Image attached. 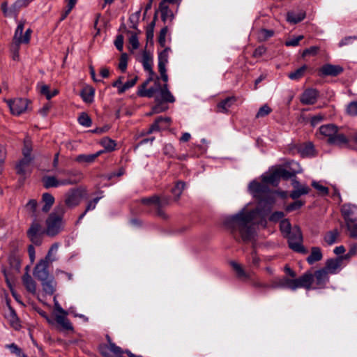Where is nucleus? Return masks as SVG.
Segmentation results:
<instances>
[{
  "label": "nucleus",
  "instance_id": "nucleus-39",
  "mask_svg": "<svg viewBox=\"0 0 357 357\" xmlns=\"http://www.w3.org/2000/svg\"><path fill=\"white\" fill-rule=\"evenodd\" d=\"M80 96L85 102L91 103L93 101L94 89L92 87L86 86L82 90Z\"/></svg>",
  "mask_w": 357,
  "mask_h": 357
},
{
  "label": "nucleus",
  "instance_id": "nucleus-56",
  "mask_svg": "<svg viewBox=\"0 0 357 357\" xmlns=\"http://www.w3.org/2000/svg\"><path fill=\"white\" fill-rule=\"evenodd\" d=\"M130 33V37L129 38V43L131 45L133 50H136L139 47V41L138 38L136 33L128 31Z\"/></svg>",
  "mask_w": 357,
  "mask_h": 357
},
{
  "label": "nucleus",
  "instance_id": "nucleus-62",
  "mask_svg": "<svg viewBox=\"0 0 357 357\" xmlns=\"http://www.w3.org/2000/svg\"><path fill=\"white\" fill-rule=\"evenodd\" d=\"M158 202V196L153 195L150 197L144 198L142 199V202L146 205H154L156 207V202Z\"/></svg>",
  "mask_w": 357,
  "mask_h": 357
},
{
  "label": "nucleus",
  "instance_id": "nucleus-16",
  "mask_svg": "<svg viewBox=\"0 0 357 357\" xmlns=\"http://www.w3.org/2000/svg\"><path fill=\"white\" fill-rule=\"evenodd\" d=\"M342 261V257L329 259L326 260L325 266L324 268L329 273V274H336L341 269Z\"/></svg>",
  "mask_w": 357,
  "mask_h": 357
},
{
  "label": "nucleus",
  "instance_id": "nucleus-54",
  "mask_svg": "<svg viewBox=\"0 0 357 357\" xmlns=\"http://www.w3.org/2000/svg\"><path fill=\"white\" fill-rule=\"evenodd\" d=\"M272 109L267 105H264L261 107L256 114V118H262L268 115L271 112Z\"/></svg>",
  "mask_w": 357,
  "mask_h": 357
},
{
  "label": "nucleus",
  "instance_id": "nucleus-19",
  "mask_svg": "<svg viewBox=\"0 0 357 357\" xmlns=\"http://www.w3.org/2000/svg\"><path fill=\"white\" fill-rule=\"evenodd\" d=\"M152 80V77H150L142 85V89L139 90L138 95L141 97H148L151 98L155 96V95L158 93V82H155V87H151L148 89H146V87L149 82Z\"/></svg>",
  "mask_w": 357,
  "mask_h": 357
},
{
  "label": "nucleus",
  "instance_id": "nucleus-11",
  "mask_svg": "<svg viewBox=\"0 0 357 357\" xmlns=\"http://www.w3.org/2000/svg\"><path fill=\"white\" fill-rule=\"evenodd\" d=\"M7 102L11 113L19 116L27 110L29 101L25 98H15L10 100Z\"/></svg>",
  "mask_w": 357,
  "mask_h": 357
},
{
  "label": "nucleus",
  "instance_id": "nucleus-35",
  "mask_svg": "<svg viewBox=\"0 0 357 357\" xmlns=\"http://www.w3.org/2000/svg\"><path fill=\"white\" fill-rule=\"evenodd\" d=\"M294 165H296L298 169L293 172H289L282 167H278L280 178H282L286 180L292 177H294V178H296L295 175L296 174L301 173L302 172V169L298 163H294Z\"/></svg>",
  "mask_w": 357,
  "mask_h": 357
},
{
  "label": "nucleus",
  "instance_id": "nucleus-31",
  "mask_svg": "<svg viewBox=\"0 0 357 357\" xmlns=\"http://www.w3.org/2000/svg\"><path fill=\"white\" fill-rule=\"evenodd\" d=\"M323 257V255L320 248L312 247L311 248L310 255L307 257V261L309 264L312 265L317 261H320Z\"/></svg>",
  "mask_w": 357,
  "mask_h": 357
},
{
  "label": "nucleus",
  "instance_id": "nucleus-63",
  "mask_svg": "<svg viewBox=\"0 0 357 357\" xmlns=\"http://www.w3.org/2000/svg\"><path fill=\"white\" fill-rule=\"evenodd\" d=\"M248 261L250 262L252 266L257 267L259 266V264L260 259L257 256V255L255 252V251H253L251 253L250 257L248 258Z\"/></svg>",
  "mask_w": 357,
  "mask_h": 357
},
{
  "label": "nucleus",
  "instance_id": "nucleus-1",
  "mask_svg": "<svg viewBox=\"0 0 357 357\" xmlns=\"http://www.w3.org/2000/svg\"><path fill=\"white\" fill-rule=\"evenodd\" d=\"M257 214L256 210L248 211L243 208L238 213L225 218L223 223L235 238L239 234L243 241H249L254 237L252 221L256 218Z\"/></svg>",
  "mask_w": 357,
  "mask_h": 357
},
{
  "label": "nucleus",
  "instance_id": "nucleus-50",
  "mask_svg": "<svg viewBox=\"0 0 357 357\" xmlns=\"http://www.w3.org/2000/svg\"><path fill=\"white\" fill-rule=\"evenodd\" d=\"M280 227L282 233L284 236L289 234L291 230V226L288 220H282L280 224Z\"/></svg>",
  "mask_w": 357,
  "mask_h": 357
},
{
  "label": "nucleus",
  "instance_id": "nucleus-7",
  "mask_svg": "<svg viewBox=\"0 0 357 357\" xmlns=\"http://www.w3.org/2000/svg\"><path fill=\"white\" fill-rule=\"evenodd\" d=\"M158 93L155 96V101L158 102V104L153 107V112L154 113H159L166 109L165 107H163L160 105L161 102H174L175 101L174 97L168 89L167 84H165L162 87L160 86V84H158Z\"/></svg>",
  "mask_w": 357,
  "mask_h": 357
},
{
  "label": "nucleus",
  "instance_id": "nucleus-24",
  "mask_svg": "<svg viewBox=\"0 0 357 357\" xmlns=\"http://www.w3.org/2000/svg\"><path fill=\"white\" fill-rule=\"evenodd\" d=\"M142 63L144 67V70L149 72L150 73L151 77L153 75L154 72L153 70V56L152 55L147 51H144L142 54Z\"/></svg>",
  "mask_w": 357,
  "mask_h": 357
},
{
  "label": "nucleus",
  "instance_id": "nucleus-10",
  "mask_svg": "<svg viewBox=\"0 0 357 357\" xmlns=\"http://www.w3.org/2000/svg\"><path fill=\"white\" fill-rule=\"evenodd\" d=\"M99 351L103 357H124L123 354L126 353V351L115 343L102 344L99 346Z\"/></svg>",
  "mask_w": 357,
  "mask_h": 357
},
{
  "label": "nucleus",
  "instance_id": "nucleus-20",
  "mask_svg": "<svg viewBox=\"0 0 357 357\" xmlns=\"http://www.w3.org/2000/svg\"><path fill=\"white\" fill-rule=\"evenodd\" d=\"M329 273L324 268H322L314 272L312 274L313 279H315L316 284L319 287H324L329 281Z\"/></svg>",
  "mask_w": 357,
  "mask_h": 357
},
{
  "label": "nucleus",
  "instance_id": "nucleus-48",
  "mask_svg": "<svg viewBox=\"0 0 357 357\" xmlns=\"http://www.w3.org/2000/svg\"><path fill=\"white\" fill-rule=\"evenodd\" d=\"M338 236L337 230H333L328 232L324 236V241L328 245H332L336 242Z\"/></svg>",
  "mask_w": 357,
  "mask_h": 357
},
{
  "label": "nucleus",
  "instance_id": "nucleus-12",
  "mask_svg": "<svg viewBox=\"0 0 357 357\" xmlns=\"http://www.w3.org/2000/svg\"><path fill=\"white\" fill-rule=\"evenodd\" d=\"M45 233V231L42 229L39 223L33 222L27 231V236L33 244L40 245L42 243V237Z\"/></svg>",
  "mask_w": 357,
  "mask_h": 357
},
{
  "label": "nucleus",
  "instance_id": "nucleus-38",
  "mask_svg": "<svg viewBox=\"0 0 357 357\" xmlns=\"http://www.w3.org/2000/svg\"><path fill=\"white\" fill-rule=\"evenodd\" d=\"M7 319L9 320L10 325L15 329H17L20 324L15 310L8 305V312L6 314Z\"/></svg>",
  "mask_w": 357,
  "mask_h": 357
},
{
  "label": "nucleus",
  "instance_id": "nucleus-28",
  "mask_svg": "<svg viewBox=\"0 0 357 357\" xmlns=\"http://www.w3.org/2000/svg\"><path fill=\"white\" fill-rule=\"evenodd\" d=\"M280 179L278 169L275 168L269 175L263 176L262 180L265 183H270L274 186H277Z\"/></svg>",
  "mask_w": 357,
  "mask_h": 357
},
{
  "label": "nucleus",
  "instance_id": "nucleus-61",
  "mask_svg": "<svg viewBox=\"0 0 357 357\" xmlns=\"http://www.w3.org/2000/svg\"><path fill=\"white\" fill-rule=\"evenodd\" d=\"M312 185L317 189L321 195H326L328 194V188L322 185H320L318 182L313 181Z\"/></svg>",
  "mask_w": 357,
  "mask_h": 357
},
{
  "label": "nucleus",
  "instance_id": "nucleus-60",
  "mask_svg": "<svg viewBox=\"0 0 357 357\" xmlns=\"http://www.w3.org/2000/svg\"><path fill=\"white\" fill-rule=\"evenodd\" d=\"M347 112L351 116H357V101L350 102L347 106Z\"/></svg>",
  "mask_w": 357,
  "mask_h": 357
},
{
  "label": "nucleus",
  "instance_id": "nucleus-42",
  "mask_svg": "<svg viewBox=\"0 0 357 357\" xmlns=\"http://www.w3.org/2000/svg\"><path fill=\"white\" fill-rule=\"evenodd\" d=\"M40 93L45 96L47 100H50L52 97L58 94L59 91L57 89H54L51 91L48 85L43 84L40 87Z\"/></svg>",
  "mask_w": 357,
  "mask_h": 357
},
{
  "label": "nucleus",
  "instance_id": "nucleus-46",
  "mask_svg": "<svg viewBox=\"0 0 357 357\" xmlns=\"http://www.w3.org/2000/svg\"><path fill=\"white\" fill-rule=\"evenodd\" d=\"M32 151L31 141L29 137H26L24 140V147L22 149L23 156L32 158L31 155Z\"/></svg>",
  "mask_w": 357,
  "mask_h": 357
},
{
  "label": "nucleus",
  "instance_id": "nucleus-6",
  "mask_svg": "<svg viewBox=\"0 0 357 357\" xmlns=\"http://www.w3.org/2000/svg\"><path fill=\"white\" fill-rule=\"evenodd\" d=\"M54 319L49 321L54 328L64 335L67 334V312L55 302L54 307L52 312Z\"/></svg>",
  "mask_w": 357,
  "mask_h": 357
},
{
  "label": "nucleus",
  "instance_id": "nucleus-47",
  "mask_svg": "<svg viewBox=\"0 0 357 357\" xmlns=\"http://www.w3.org/2000/svg\"><path fill=\"white\" fill-rule=\"evenodd\" d=\"M231 265L234 270L236 271L238 277L249 278V275L245 273L243 267L235 261H231Z\"/></svg>",
  "mask_w": 357,
  "mask_h": 357
},
{
  "label": "nucleus",
  "instance_id": "nucleus-37",
  "mask_svg": "<svg viewBox=\"0 0 357 357\" xmlns=\"http://www.w3.org/2000/svg\"><path fill=\"white\" fill-rule=\"evenodd\" d=\"M298 152L302 157H309L314 155V148L312 143L309 142L301 146L298 148Z\"/></svg>",
  "mask_w": 357,
  "mask_h": 357
},
{
  "label": "nucleus",
  "instance_id": "nucleus-33",
  "mask_svg": "<svg viewBox=\"0 0 357 357\" xmlns=\"http://www.w3.org/2000/svg\"><path fill=\"white\" fill-rule=\"evenodd\" d=\"M306 16L305 11H299L298 13L288 12L287 14V20L291 24H297L305 19Z\"/></svg>",
  "mask_w": 357,
  "mask_h": 357
},
{
  "label": "nucleus",
  "instance_id": "nucleus-23",
  "mask_svg": "<svg viewBox=\"0 0 357 357\" xmlns=\"http://www.w3.org/2000/svg\"><path fill=\"white\" fill-rule=\"evenodd\" d=\"M104 151H99L93 154H80L76 156L75 160L79 163L91 164L100 156Z\"/></svg>",
  "mask_w": 357,
  "mask_h": 357
},
{
  "label": "nucleus",
  "instance_id": "nucleus-34",
  "mask_svg": "<svg viewBox=\"0 0 357 357\" xmlns=\"http://www.w3.org/2000/svg\"><path fill=\"white\" fill-rule=\"evenodd\" d=\"M159 9L161 13V18L163 22H165L167 20H172L174 18L172 11L169 9V6L167 4L165 3V2L160 3Z\"/></svg>",
  "mask_w": 357,
  "mask_h": 357
},
{
  "label": "nucleus",
  "instance_id": "nucleus-27",
  "mask_svg": "<svg viewBox=\"0 0 357 357\" xmlns=\"http://www.w3.org/2000/svg\"><path fill=\"white\" fill-rule=\"evenodd\" d=\"M32 160L33 158L24 156L15 166L16 173L21 176L25 175L26 168L30 165Z\"/></svg>",
  "mask_w": 357,
  "mask_h": 357
},
{
  "label": "nucleus",
  "instance_id": "nucleus-43",
  "mask_svg": "<svg viewBox=\"0 0 357 357\" xmlns=\"http://www.w3.org/2000/svg\"><path fill=\"white\" fill-rule=\"evenodd\" d=\"M307 68V66L306 65H303L301 68L294 70V72L290 73L289 74L288 77L290 79H292V80L299 79L304 75L305 72L306 71Z\"/></svg>",
  "mask_w": 357,
  "mask_h": 357
},
{
  "label": "nucleus",
  "instance_id": "nucleus-53",
  "mask_svg": "<svg viewBox=\"0 0 357 357\" xmlns=\"http://www.w3.org/2000/svg\"><path fill=\"white\" fill-rule=\"evenodd\" d=\"M274 31L273 30L261 29L258 33V39L261 41L266 40L272 37Z\"/></svg>",
  "mask_w": 357,
  "mask_h": 357
},
{
  "label": "nucleus",
  "instance_id": "nucleus-15",
  "mask_svg": "<svg viewBox=\"0 0 357 357\" xmlns=\"http://www.w3.org/2000/svg\"><path fill=\"white\" fill-rule=\"evenodd\" d=\"M342 213L347 222H354L357 221V206L347 204L342 208Z\"/></svg>",
  "mask_w": 357,
  "mask_h": 357
},
{
  "label": "nucleus",
  "instance_id": "nucleus-44",
  "mask_svg": "<svg viewBox=\"0 0 357 357\" xmlns=\"http://www.w3.org/2000/svg\"><path fill=\"white\" fill-rule=\"evenodd\" d=\"M185 183L183 181H178L175 186L172 189V193L175 197L176 200H178L181 195L183 190H184Z\"/></svg>",
  "mask_w": 357,
  "mask_h": 357
},
{
  "label": "nucleus",
  "instance_id": "nucleus-5",
  "mask_svg": "<svg viewBox=\"0 0 357 357\" xmlns=\"http://www.w3.org/2000/svg\"><path fill=\"white\" fill-rule=\"evenodd\" d=\"M319 133L327 138V142L330 144L342 146L349 142L344 135L338 132V127L332 123L321 126L319 128Z\"/></svg>",
  "mask_w": 357,
  "mask_h": 357
},
{
  "label": "nucleus",
  "instance_id": "nucleus-40",
  "mask_svg": "<svg viewBox=\"0 0 357 357\" xmlns=\"http://www.w3.org/2000/svg\"><path fill=\"white\" fill-rule=\"evenodd\" d=\"M170 48L166 47L158 55V68H164L168 63L169 52Z\"/></svg>",
  "mask_w": 357,
  "mask_h": 357
},
{
  "label": "nucleus",
  "instance_id": "nucleus-8",
  "mask_svg": "<svg viewBox=\"0 0 357 357\" xmlns=\"http://www.w3.org/2000/svg\"><path fill=\"white\" fill-rule=\"evenodd\" d=\"M285 237L288 239L289 246L291 249L300 253L307 252V250L302 245L303 236L299 227H294L292 231Z\"/></svg>",
  "mask_w": 357,
  "mask_h": 357
},
{
  "label": "nucleus",
  "instance_id": "nucleus-9",
  "mask_svg": "<svg viewBox=\"0 0 357 357\" xmlns=\"http://www.w3.org/2000/svg\"><path fill=\"white\" fill-rule=\"evenodd\" d=\"M49 264L50 259H48V256H46L44 259H42L38 261L33 271V275L36 279L39 281H42L52 276L49 272Z\"/></svg>",
  "mask_w": 357,
  "mask_h": 357
},
{
  "label": "nucleus",
  "instance_id": "nucleus-25",
  "mask_svg": "<svg viewBox=\"0 0 357 357\" xmlns=\"http://www.w3.org/2000/svg\"><path fill=\"white\" fill-rule=\"evenodd\" d=\"M170 203V197L169 196H158V202H156L157 214L162 218H166L167 215L162 211V208L168 206Z\"/></svg>",
  "mask_w": 357,
  "mask_h": 357
},
{
  "label": "nucleus",
  "instance_id": "nucleus-51",
  "mask_svg": "<svg viewBox=\"0 0 357 357\" xmlns=\"http://www.w3.org/2000/svg\"><path fill=\"white\" fill-rule=\"evenodd\" d=\"M137 80V77H135L133 79L127 81L126 83H124L121 87H119L118 92L119 93H123L126 90L129 89L130 88L135 86Z\"/></svg>",
  "mask_w": 357,
  "mask_h": 357
},
{
  "label": "nucleus",
  "instance_id": "nucleus-21",
  "mask_svg": "<svg viewBox=\"0 0 357 357\" xmlns=\"http://www.w3.org/2000/svg\"><path fill=\"white\" fill-rule=\"evenodd\" d=\"M319 71L324 76H337L343 72V68L338 65L325 64Z\"/></svg>",
  "mask_w": 357,
  "mask_h": 357
},
{
  "label": "nucleus",
  "instance_id": "nucleus-41",
  "mask_svg": "<svg viewBox=\"0 0 357 357\" xmlns=\"http://www.w3.org/2000/svg\"><path fill=\"white\" fill-rule=\"evenodd\" d=\"M100 143L105 148V150L109 152L115 150L116 146L115 141L107 137H103Z\"/></svg>",
  "mask_w": 357,
  "mask_h": 357
},
{
  "label": "nucleus",
  "instance_id": "nucleus-36",
  "mask_svg": "<svg viewBox=\"0 0 357 357\" xmlns=\"http://www.w3.org/2000/svg\"><path fill=\"white\" fill-rule=\"evenodd\" d=\"M24 24H25L24 21H20L18 23L17 29L15 31V34H14L13 39V43H19V44L24 43L22 33H23Z\"/></svg>",
  "mask_w": 357,
  "mask_h": 357
},
{
  "label": "nucleus",
  "instance_id": "nucleus-64",
  "mask_svg": "<svg viewBox=\"0 0 357 357\" xmlns=\"http://www.w3.org/2000/svg\"><path fill=\"white\" fill-rule=\"evenodd\" d=\"M347 229L350 232L351 237H357V224H351V222H347Z\"/></svg>",
  "mask_w": 357,
  "mask_h": 357
},
{
  "label": "nucleus",
  "instance_id": "nucleus-3",
  "mask_svg": "<svg viewBox=\"0 0 357 357\" xmlns=\"http://www.w3.org/2000/svg\"><path fill=\"white\" fill-rule=\"evenodd\" d=\"M66 206L67 198H65L58 204L54 211L49 215L46 220L47 228L45 230L47 235L54 236L59 234L63 223Z\"/></svg>",
  "mask_w": 357,
  "mask_h": 357
},
{
  "label": "nucleus",
  "instance_id": "nucleus-52",
  "mask_svg": "<svg viewBox=\"0 0 357 357\" xmlns=\"http://www.w3.org/2000/svg\"><path fill=\"white\" fill-rule=\"evenodd\" d=\"M82 178V174L80 172H68V183H75Z\"/></svg>",
  "mask_w": 357,
  "mask_h": 357
},
{
  "label": "nucleus",
  "instance_id": "nucleus-32",
  "mask_svg": "<svg viewBox=\"0 0 357 357\" xmlns=\"http://www.w3.org/2000/svg\"><path fill=\"white\" fill-rule=\"evenodd\" d=\"M42 202L44 203V205L42 207V211L47 213L50 211L53 206L54 203V198L51 194L45 192L42 195Z\"/></svg>",
  "mask_w": 357,
  "mask_h": 357
},
{
  "label": "nucleus",
  "instance_id": "nucleus-45",
  "mask_svg": "<svg viewBox=\"0 0 357 357\" xmlns=\"http://www.w3.org/2000/svg\"><path fill=\"white\" fill-rule=\"evenodd\" d=\"M77 121L81 126L89 128L92 124V121L90 116L85 112H82L79 116Z\"/></svg>",
  "mask_w": 357,
  "mask_h": 357
},
{
  "label": "nucleus",
  "instance_id": "nucleus-59",
  "mask_svg": "<svg viewBox=\"0 0 357 357\" xmlns=\"http://www.w3.org/2000/svg\"><path fill=\"white\" fill-rule=\"evenodd\" d=\"M128 64V56L126 53L121 54L120 61L119 63V68L122 72H125Z\"/></svg>",
  "mask_w": 357,
  "mask_h": 357
},
{
  "label": "nucleus",
  "instance_id": "nucleus-55",
  "mask_svg": "<svg viewBox=\"0 0 357 357\" xmlns=\"http://www.w3.org/2000/svg\"><path fill=\"white\" fill-rule=\"evenodd\" d=\"M20 45V44H19V43H12L11 47H10V50L12 52V57H13V59L15 61H18L19 58H20V54H19Z\"/></svg>",
  "mask_w": 357,
  "mask_h": 357
},
{
  "label": "nucleus",
  "instance_id": "nucleus-30",
  "mask_svg": "<svg viewBox=\"0 0 357 357\" xmlns=\"http://www.w3.org/2000/svg\"><path fill=\"white\" fill-rule=\"evenodd\" d=\"M236 98L234 96L228 97L220 101L218 105V111L219 112L226 113L231 106L236 102Z\"/></svg>",
  "mask_w": 357,
  "mask_h": 357
},
{
  "label": "nucleus",
  "instance_id": "nucleus-14",
  "mask_svg": "<svg viewBox=\"0 0 357 357\" xmlns=\"http://www.w3.org/2000/svg\"><path fill=\"white\" fill-rule=\"evenodd\" d=\"M291 185L294 190L291 192L290 197L294 199L299 198L301 195H307L310 192V188L306 185H301L296 178L291 180Z\"/></svg>",
  "mask_w": 357,
  "mask_h": 357
},
{
  "label": "nucleus",
  "instance_id": "nucleus-57",
  "mask_svg": "<svg viewBox=\"0 0 357 357\" xmlns=\"http://www.w3.org/2000/svg\"><path fill=\"white\" fill-rule=\"evenodd\" d=\"M167 31H168L167 26L163 27L160 30V34H159V36H158V43H160V45L162 47H165V46L166 35L167 33Z\"/></svg>",
  "mask_w": 357,
  "mask_h": 357
},
{
  "label": "nucleus",
  "instance_id": "nucleus-29",
  "mask_svg": "<svg viewBox=\"0 0 357 357\" xmlns=\"http://www.w3.org/2000/svg\"><path fill=\"white\" fill-rule=\"evenodd\" d=\"M22 282L28 291H29L32 294H36V282L33 280L31 276L28 273H26L24 274V275L22 277Z\"/></svg>",
  "mask_w": 357,
  "mask_h": 357
},
{
  "label": "nucleus",
  "instance_id": "nucleus-26",
  "mask_svg": "<svg viewBox=\"0 0 357 357\" xmlns=\"http://www.w3.org/2000/svg\"><path fill=\"white\" fill-rule=\"evenodd\" d=\"M40 282L43 291L45 294L52 296L55 292L56 282L54 281L53 276L45 280H42Z\"/></svg>",
  "mask_w": 357,
  "mask_h": 357
},
{
  "label": "nucleus",
  "instance_id": "nucleus-22",
  "mask_svg": "<svg viewBox=\"0 0 357 357\" xmlns=\"http://www.w3.org/2000/svg\"><path fill=\"white\" fill-rule=\"evenodd\" d=\"M42 183L43 186L46 189H48L50 188L58 187L61 185H65L66 181L63 179H58L56 176H45L42 178Z\"/></svg>",
  "mask_w": 357,
  "mask_h": 357
},
{
  "label": "nucleus",
  "instance_id": "nucleus-58",
  "mask_svg": "<svg viewBox=\"0 0 357 357\" xmlns=\"http://www.w3.org/2000/svg\"><path fill=\"white\" fill-rule=\"evenodd\" d=\"M304 203L300 200H297L286 206V211L287 212H291L295 210L300 208Z\"/></svg>",
  "mask_w": 357,
  "mask_h": 357
},
{
  "label": "nucleus",
  "instance_id": "nucleus-4",
  "mask_svg": "<svg viewBox=\"0 0 357 357\" xmlns=\"http://www.w3.org/2000/svg\"><path fill=\"white\" fill-rule=\"evenodd\" d=\"M248 188L250 192L253 195V197L259 200L260 205H262L263 204H268L269 206L272 205L275 202V193L278 194L283 197L287 195L285 192H273L266 184H262L255 181L250 183Z\"/></svg>",
  "mask_w": 357,
  "mask_h": 357
},
{
  "label": "nucleus",
  "instance_id": "nucleus-49",
  "mask_svg": "<svg viewBox=\"0 0 357 357\" xmlns=\"http://www.w3.org/2000/svg\"><path fill=\"white\" fill-rule=\"evenodd\" d=\"M100 199V197H98L94 198L92 201H90L88 203L84 213L79 215V217L78 218V221L81 220L84 217V215H86V213L88 211L95 209L96 204H98V202H99Z\"/></svg>",
  "mask_w": 357,
  "mask_h": 357
},
{
  "label": "nucleus",
  "instance_id": "nucleus-2",
  "mask_svg": "<svg viewBox=\"0 0 357 357\" xmlns=\"http://www.w3.org/2000/svg\"><path fill=\"white\" fill-rule=\"evenodd\" d=\"M312 282V273L307 272L296 279H289L288 278H275L271 282V288H288L291 290H296L298 288L310 289Z\"/></svg>",
  "mask_w": 357,
  "mask_h": 357
},
{
  "label": "nucleus",
  "instance_id": "nucleus-17",
  "mask_svg": "<svg viewBox=\"0 0 357 357\" xmlns=\"http://www.w3.org/2000/svg\"><path fill=\"white\" fill-rule=\"evenodd\" d=\"M319 91L314 89H306L301 96V102L303 105H313L317 102Z\"/></svg>",
  "mask_w": 357,
  "mask_h": 357
},
{
  "label": "nucleus",
  "instance_id": "nucleus-13",
  "mask_svg": "<svg viewBox=\"0 0 357 357\" xmlns=\"http://www.w3.org/2000/svg\"><path fill=\"white\" fill-rule=\"evenodd\" d=\"M86 195V190L84 187L73 188L68 191V207L75 206L79 204Z\"/></svg>",
  "mask_w": 357,
  "mask_h": 357
},
{
  "label": "nucleus",
  "instance_id": "nucleus-18",
  "mask_svg": "<svg viewBox=\"0 0 357 357\" xmlns=\"http://www.w3.org/2000/svg\"><path fill=\"white\" fill-rule=\"evenodd\" d=\"M171 119L169 117H158L155 119V122L151 126L149 133L154 131H159L166 130L170 126Z\"/></svg>",
  "mask_w": 357,
  "mask_h": 357
}]
</instances>
